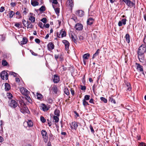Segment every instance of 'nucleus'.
I'll use <instances>...</instances> for the list:
<instances>
[{
    "mask_svg": "<svg viewBox=\"0 0 146 146\" xmlns=\"http://www.w3.org/2000/svg\"><path fill=\"white\" fill-rule=\"evenodd\" d=\"M62 43L65 45V49L66 50H68L69 49V46H70V43L67 40H64L62 41Z\"/></svg>",
    "mask_w": 146,
    "mask_h": 146,
    "instance_id": "nucleus-10",
    "label": "nucleus"
},
{
    "mask_svg": "<svg viewBox=\"0 0 146 146\" xmlns=\"http://www.w3.org/2000/svg\"><path fill=\"white\" fill-rule=\"evenodd\" d=\"M82 102L83 104L85 107L87 105H89L88 102L86 101V100H83Z\"/></svg>",
    "mask_w": 146,
    "mask_h": 146,
    "instance_id": "nucleus-39",
    "label": "nucleus"
},
{
    "mask_svg": "<svg viewBox=\"0 0 146 146\" xmlns=\"http://www.w3.org/2000/svg\"><path fill=\"white\" fill-rule=\"evenodd\" d=\"M52 3L55 4H57L58 3V2L57 0H53Z\"/></svg>",
    "mask_w": 146,
    "mask_h": 146,
    "instance_id": "nucleus-64",
    "label": "nucleus"
},
{
    "mask_svg": "<svg viewBox=\"0 0 146 146\" xmlns=\"http://www.w3.org/2000/svg\"><path fill=\"white\" fill-rule=\"evenodd\" d=\"M9 106L11 107L15 108L18 105V103L15 100H11L8 102Z\"/></svg>",
    "mask_w": 146,
    "mask_h": 146,
    "instance_id": "nucleus-3",
    "label": "nucleus"
},
{
    "mask_svg": "<svg viewBox=\"0 0 146 146\" xmlns=\"http://www.w3.org/2000/svg\"><path fill=\"white\" fill-rule=\"evenodd\" d=\"M70 91L71 94L72 96H74L75 94V91L73 88H71L70 90Z\"/></svg>",
    "mask_w": 146,
    "mask_h": 146,
    "instance_id": "nucleus-49",
    "label": "nucleus"
},
{
    "mask_svg": "<svg viewBox=\"0 0 146 146\" xmlns=\"http://www.w3.org/2000/svg\"><path fill=\"white\" fill-rule=\"evenodd\" d=\"M60 32L61 33V38H63L64 37H65L66 36V32L64 29H62L60 31Z\"/></svg>",
    "mask_w": 146,
    "mask_h": 146,
    "instance_id": "nucleus-19",
    "label": "nucleus"
},
{
    "mask_svg": "<svg viewBox=\"0 0 146 146\" xmlns=\"http://www.w3.org/2000/svg\"><path fill=\"white\" fill-rule=\"evenodd\" d=\"M75 27L77 30L81 31L83 29V25L80 23H77L76 24Z\"/></svg>",
    "mask_w": 146,
    "mask_h": 146,
    "instance_id": "nucleus-8",
    "label": "nucleus"
},
{
    "mask_svg": "<svg viewBox=\"0 0 146 146\" xmlns=\"http://www.w3.org/2000/svg\"><path fill=\"white\" fill-rule=\"evenodd\" d=\"M146 50V44H144L139 47L138 50V58H140V56L143 55Z\"/></svg>",
    "mask_w": 146,
    "mask_h": 146,
    "instance_id": "nucleus-2",
    "label": "nucleus"
},
{
    "mask_svg": "<svg viewBox=\"0 0 146 146\" xmlns=\"http://www.w3.org/2000/svg\"><path fill=\"white\" fill-rule=\"evenodd\" d=\"M126 42L128 43L130 42V36L128 34H127L125 36Z\"/></svg>",
    "mask_w": 146,
    "mask_h": 146,
    "instance_id": "nucleus-27",
    "label": "nucleus"
},
{
    "mask_svg": "<svg viewBox=\"0 0 146 146\" xmlns=\"http://www.w3.org/2000/svg\"><path fill=\"white\" fill-rule=\"evenodd\" d=\"M61 35V32H60V31L59 33L58 32L57 33V37L58 38H61V36H60Z\"/></svg>",
    "mask_w": 146,
    "mask_h": 146,
    "instance_id": "nucleus-60",
    "label": "nucleus"
},
{
    "mask_svg": "<svg viewBox=\"0 0 146 146\" xmlns=\"http://www.w3.org/2000/svg\"><path fill=\"white\" fill-rule=\"evenodd\" d=\"M39 10L42 12H43L45 10V7L44 6H42L39 9Z\"/></svg>",
    "mask_w": 146,
    "mask_h": 146,
    "instance_id": "nucleus-44",
    "label": "nucleus"
},
{
    "mask_svg": "<svg viewBox=\"0 0 146 146\" xmlns=\"http://www.w3.org/2000/svg\"><path fill=\"white\" fill-rule=\"evenodd\" d=\"M41 134L42 136L44 141L45 142H47L48 141V137L47 133L46 131L45 130H42L41 131Z\"/></svg>",
    "mask_w": 146,
    "mask_h": 146,
    "instance_id": "nucleus-5",
    "label": "nucleus"
},
{
    "mask_svg": "<svg viewBox=\"0 0 146 146\" xmlns=\"http://www.w3.org/2000/svg\"><path fill=\"white\" fill-rule=\"evenodd\" d=\"M78 125L77 124V123L76 122L74 121L72 123V124L71 125V127L72 129H74L75 130H76L78 127Z\"/></svg>",
    "mask_w": 146,
    "mask_h": 146,
    "instance_id": "nucleus-13",
    "label": "nucleus"
},
{
    "mask_svg": "<svg viewBox=\"0 0 146 146\" xmlns=\"http://www.w3.org/2000/svg\"><path fill=\"white\" fill-rule=\"evenodd\" d=\"M20 90L22 94L25 96V98L26 99L28 102L31 104L32 102V101L29 96L30 92L24 87L21 88L20 89Z\"/></svg>",
    "mask_w": 146,
    "mask_h": 146,
    "instance_id": "nucleus-1",
    "label": "nucleus"
},
{
    "mask_svg": "<svg viewBox=\"0 0 146 146\" xmlns=\"http://www.w3.org/2000/svg\"><path fill=\"white\" fill-rule=\"evenodd\" d=\"M31 4L33 6H37L39 4V3L37 1H31Z\"/></svg>",
    "mask_w": 146,
    "mask_h": 146,
    "instance_id": "nucleus-30",
    "label": "nucleus"
},
{
    "mask_svg": "<svg viewBox=\"0 0 146 146\" xmlns=\"http://www.w3.org/2000/svg\"><path fill=\"white\" fill-rule=\"evenodd\" d=\"M29 20L31 21V23H34L35 21V18L33 16H31L29 18Z\"/></svg>",
    "mask_w": 146,
    "mask_h": 146,
    "instance_id": "nucleus-33",
    "label": "nucleus"
},
{
    "mask_svg": "<svg viewBox=\"0 0 146 146\" xmlns=\"http://www.w3.org/2000/svg\"><path fill=\"white\" fill-rule=\"evenodd\" d=\"M33 25L31 24V22L30 21L29 22L28 25H27V27L28 28H29L31 29H32L33 27Z\"/></svg>",
    "mask_w": 146,
    "mask_h": 146,
    "instance_id": "nucleus-37",
    "label": "nucleus"
},
{
    "mask_svg": "<svg viewBox=\"0 0 146 146\" xmlns=\"http://www.w3.org/2000/svg\"><path fill=\"white\" fill-rule=\"evenodd\" d=\"M109 101L111 103H113L114 104H115L116 103L115 100L112 98V96L110 97Z\"/></svg>",
    "mask_w": 146,
    "mask_h": 146,
    "instance_id": "nucleus-24",
    "label": "nucleus"
},
{
    "mask_svg": "<svg viewBox=\"0 0 146 146\" xmlns=\"http://www.w3.org/2000/svg\"><path fill=\"white\" fill-rule=\"evenodd\" d=\"M5 89L6 91H8L9 90L11 89L10 85L7 83H5Z\"/></svg>",
    "mask_w": 146,
    "mask_h": 146,
    "instance_id": "nucleus-21",
    "label": "nucleus"
},
{
    "mask_svg": "<svg viewBox=\"0 0 146 146\" xmlns=\"http://www.w3.org/2000/svg\"><path fill=\"white\" fill-rule=\"evenodd\" d=\"M40 119L42 123H45L46 121V119L43 116H41L40 117Z\"/></svg>",
    "mask_w": 146,
    "mask_h": 146,
    "instance_id": "nucleus-47",
    "label": "nucleus"
},
{
    "mask_svg": "<svg viewBox=\"0 0 146 146\" xmlns=\"http://www.w3.org/2000/svg\"><path fill=\"white\" fill-rule=\"evenodd\" d=\"M126 85L127 87V91H130L131 89L130 84L129 83L127 82L126 83Z\"/></svg>",
    "mask_w": 146,
    "mask_h": 146,
    "instance_id": "nucleus-28",
    "label": "nucleus"
},
{
    "mask_svg": "<svg viewBox=\"0 0 146 146\" xmlns=\"http://www.w3.org/2000/svg\"><path fill=\"white\" fill-rule=\"evenodd\" d=\"M101 100L105 103H107V99L103 97H101L100 98Z\"/></svg>",
    "mask_w": 146,
    "mask_h": 146,
    "instance_id": "nucleus-43",
    "label": "nucleus"
},
{
    "mask_svg": "<svg viewBox=\"0 0 146 146\" xmlns=\"http://www.w3.org/2000/svg\"><path fill=\"white\" fill-rule=\"evenodd\" d=\"M71 38L72 39L73 41H74L75 43L77 42V38L76 37H74V36L72 35H71Z\"/></svg>",
    "mask_w": 146,
    "mask_h": 146,
    "instance_id": "nucleus-38",
    "label": "nucleus"
},
{
    "mask_svg": "<svg viewBox=\"0 0 146 146\" xmlns=\"http://www.w3.org/2000/svg\"><path fill=\"white\" fill-rule=\"evenodd\" d=\"M81 89L82 90H85L86 89V87L85 86L81 85Z\"/></svg>",
    "mask_w": 146,
    "mask_h": 146,
    "instance_id": "nucleus-55",
    "label": "nucleus"
},
{
    "mask_svg": "<svg viewBox=\"0 0 146 146\" xmlns=\"http://www.w3.org/2000/svg\"><path fill=\"white\" fill-rule=\"evenodd\" d=\"M9 74L13 75L14 77H16L17 76V75H18L17 73L12 72H9Z\"/></svg>",
    "mask_w": 146,
    "mask_h": 146,
    "instance_id": "nucleus-45",
    "label": "nucleus"
},
{
    "mask_svg": "<svg viewBox=\"0 0 146 146\" xmlns=\"http://www.w3.org/2000/svg\"><path fill=\"white\" fill-rule=\"evenodd\" d=\"M53 7L54 8L55 12L56 14L58 15L60 12V8H55L54 6L52 5Z\"/></svg>",
    "mask_w": 146,
    "mask_h": 146,
    "instance_id": "nucleus-32",
    "label": "nucleus"
},
{
    "mask_svg": "<svg viewBox=\"0 0 146 146\" xmlns=\"http://www.w3.org/2000/svg\"><path fill=\"white\" fill-rule=\"evenodd\" d=\"M36 96L37 99L38 100L41 99L43 97L42 96L41 94L38 93H37L36 94Z\"/></svg>",
    "mask_w": 146,
    "mask_h": 146,
    "instance_id": "nucleus-36",
    "label": "nucleus"
},
{
    "mask_svg": "<svg viewBox=\"0 0 146 146\" xmlns=\"http://www.w3.org/2000/svg\"><path fill=\"white\" fill-rule=\"evenodd\" d=\"M68 7L72 10V8L74 6V2L73 0H68Z\"/></svg>",
    "mask_w": 146,
    "mask_h": 146,
    "instance_id": "nucleus-15",
    "label": "nucleus"
},
{
    "mask_svg": "<svg viewBox=\"0 0 146 146\" xmlns=\"http://www.w3.org/2000/svg\"><path fill=\"white\" fill-rule=\"evenodd\" d=\"M52 90L54 93L57 94L58 91V88L56 85H54L52 87Z\"/></svg>",
    "mask_w": 146,
    "mask_h": 146,
    "instance_id": "nucleus-20",
    "label": "nucleus"
},
{
    "mask_svg": "<svg viewBox=\"0 0 146 146\" xmlns=\"http://www.w3.org/2000/svg\"><path fill=\"white\" fill-rule=\"evenodd\" d=\"M2 64L4 66H7L8 64V63L5 60H3L2 61Z\"/></svg>",
    "mask_w": 146,
    "mask_h": 146,
    "instance_id": "nucleus-42",
    "label": "nucleus"
},
{
    "mask_svg": "<svg viewBox=\"0 0 146 146\" xmlns=\"http://www.w3.org/2000/svg\"><path fill=\"white\" fill-rule=\"evenodd\" d=\"M22 22L24 26L25 27H26V25H27L28 24L29 22V21H26L25 19H23V20L22 21Z\"/></svg>",
    "mask_w": 146,
    "mask_h": 146,
    "instance_id": "nucleus-35",
    "label": "nucleus"
},
{
    "mask_svg": "<svg viewBox=\"0 0 146 146\" xmlns=\"http://www.w3.org/2000/svg\"><path fill=\"white\" fill-rule=\"evenodd\" d=\"M90 95H86L85 96L83 100H88L90 99Z\"/></svg>",
    "mask_w": 146,
    "mask_h": 146,
    "instance_id": "nucleus-46",
    "label": "nucleus"
},
{
    "mask_svg": "<svg viewBox=\"0 0 146 146\" xmlns=\"http://www.w3.org/2000/svg\"><path fill=\"white\" fill-rule=\"evenodd\" d=\"M100 51V49H98L96 52L92 56V59H94L95 58L96 56L98 55L99 53V51Z\"/></svg>",
    "mask_w": 146,
    "mask_h": 146,
    "instance_id": "nucleus-29",
    "label": "nucleus"
},
{
    "mask_svg": "<svg viewBox=\"0 0 146 146\" xmlns=\"http://www.w3.org/2000/svg\"><path fill=\"white\" fill-rule=\"evenodd\" d=\"M91 132L93 133H94V130L93 128V127L92 125H90V127Z\"/></svg>",
    "mask_w": 146,
    "mask_h": 146,
    "instance_id": "nucleus-54",
    "label": "nucleus"
},
{
    "mask_svg": "<svg viewBox=\"0 0 146 146\" xmlns=\"http://www.w3.org/2000/svg\"><path fill=\"white\" fill-rule=\"evenodd\" d=\"M138 146H146V144L144 142H141L139 143Z\"/></svg>",
    "mask_w": 146,
    "mask_h": 146,
    "instance_id": "nucleus-51",
    "label": "nucleus"
},
{
    "mask_svg": "<svg viewBox=\"0 0 146 146\" xmlns=\"http://www.w3.org/2000/svg\"><path fill=\"white\" fill-rule=\"evenodd\" d=\"M142 56L143 55L140 56V58H138L140 61L141 62H143L144 60L143 58L142 57Z\"/></svg>",
    "mask_w": 146,
    "mask_h": 146,
    "instance_id": "nucleus-53",
    "label": "nucleus"
},
{
    "mask_svg": "<svg viewBox=\"0 0 146 146\" xmlns=\"http://www.w3.org/2000/svg\"><path fill=\"white\" fill-rule=\"evenodd\" d=\"M0 76L3 80H7L8 79V74L6 72L3 71L0 73Z\"/></svg>",
    "mask_w": 146,
    "mask_h": 146,
    "instance_id": "nucleus-4",
    "label": "nucleus"
},
{
    "mask_svg": "<svg viewBox=\"0 0 146 146\" xmlns=\"http://www.w3.org/2000/svg\"><path fill=\"white\" fill-rule=\"evenodd\" d=\"M72 19H73L75 21H76L77 20V18L74 15H73L72 16Z\"/></svg>",
    "mask_w": 146,
    "mask_h": 146,
    "instance_id": "nucleus-50",
    "label": "nucleus"
},
{
    "mask_svg": "<svg viewBox=\"0 0 146 146\" xmlns=\"http://www.w3.org/2000/svg\"><path fill=\"white\" fill-rule=\"evenodd\" d=\"M5 10L4 7H1L0 8V12H3Z\"/></svg>",
    "mask_w": 146,
    "mask_h": 146,
    "instance_id": "nucleus-58",
    "label": "nucleus"
},
{
    "mask_svg": "<svg viewBox=\"0 0 146 146\" xmlns=\"http://www.w3.org/2000/svg\"><path fill=\"white\" fill-rule=\"evenodd\" d=\"M94 21V19H93L92 18L90 17L87 20V24L90 25H92L93 24Z\"/></svg>",
    "mask_w": 146,
    "mask_h": 146,
    "instance_id": "nucleus-18",
    "label": "nucleus"
},
{
    "mask_svg": "<svg viewBox=\"0 0 146 146\" xmlns=\"http://www.w3.org/2000/svg\"><path fill=\"white\" fill-rule=\"evenodd\" d=\"M52 99L50 98H49L48 99V102L49 103H51L52 102Z\"/></svg>",
    "mask_w": 146,
    "mask_h": 146,
    "instance_id": "nucleus-62",
    "label": "nucleus"
},
{
    "mask_svg": "<svg viewBox=\"0 0 146 146\" xmlns=\"http://www.w3.org/2000/svg\"><path fill=\"white\" fill-rule=\"evenodd\" d=\"M53 80L54 83H58L60 81V78L59 76L57 74L54 75V78H53Z\"/></svg>",
    "mask_w": 146,
    "mask_h": 146,
    "instance_id": "nucleus-7",
    "label": "nucleus"
},
{
    "mask_svg": "<svg viewBox=\"0 0 146 146\" xmlns=\"http://www.w3.org/2000/svg\"><path fill=\"white\" fill-rule=\"evenodd\" d=\"M135 64L136 69L138 70H139L141 72L143 71V67L142 66L137 63H136Z\"/></svg>",
    "mask_w": 146,
    "mask_h": 146,
    "instance_id": "nucleus-11",
    "label": "nucleus"
},
{
    "mask_svg": "<svg viewBox=\"0 0 146 146\" xmlns=\"http://www.w3.org/2000/svg\"><path fill=\"white\" fill-rule=\"evenodd\" d=\"M28 41V40L27 38L26 37H23L22 40L20 42L21 45H22L27 44Z\"/></svg>",
    "mask_w": 146,
    "mask_h": 146,
    "instance_id": "nucleus-16",
    "label": "nucleus"
},
{
    "mask_svg": "<svg viewBox=\"0 0 146 146\" xmlns=\"http://www.w3.org/2000/svg\"><path fill=\"white\" fill-rule=\"evenodd\" d=\"M127 19H123L121 21H119L118 23V25L119 27H121L122 26V24L125 25L126 24Z\"/></svg>",
    "mask_w": 146,
    "mask_h": 146,
    "instance_id": "nucleus-12",
    "label": "nucleus"
},
{
    "mask_svg": "<svg viewBox=\"0 0 146 146\" xmlns=\"http://www.w3.org/2000/svg\"><path fill=\"white\" fill-rule=\"evenodd\" d=\"M59 116H54L53 117V118L54 120H55L54 122L55 123H57L58 122L59 119L58 117Z\"/></svg>",
    "mask_w": 146,
    "mask_h": 146,
    "instance_id": "nucleus-40",
    "label": "nucleus"
},
{
    "mask_svg": "<svg viewBox=\"0 0 146 146\" xmlns=\"http://www.w3.org/2000/svg\"><path fill=\"white\" fill-rule=\"evenodd\" d=\"M76 14L80 17H82L84 15V12L82 10H78L76 11Z\"/></svg>",
    "mask_w": 146,
    "mask_h": 146,
    "instance_id": "nucleus-14",
    "label": "nucleus"
},
{
    "mask_svg": "<svg viewBox=\"0 0 146 146\" xmlns=\"http://www.w3.org/2000/svg\"><path fill=\"white\" fill-rule=\"evenodd\" d=\"M41 108L42 110L44 111H45L48 110V109L47 108L46 106L44 104H41Z\"/></svg>",
    "mask_w": 146,
    "mask_h": 146,
    "instance_id": "nucleus-22",
    "label": "nucleus"
},
{
    "mask_svg": "<svg viewBox=\"0 0 146 146\" xmlns=\"http://www.w3.org/2000/svg\"><path fill=\"white\" fill-rule=\"evenodd\" d=\"M35 41L37 43L39 44L40 42V40L38 38H36L35 40Z\"/></svg>",
    "mask_w": 146,
    "mask_h": 146,
    "instance_id": "nucleus-59",
    "label": "nucleus"
},
{
    "mask_svg": "<svg viewBox=\"0 0 146 146\" xmlns=\"http://www.w3.org/2000/svg\"><path fill=\"white\" fill-rule=\"evenodd\" d=\"M19 102L21 107H23L26 110H28L27 108V107H26V104L23 101V100H19Z\"/></svg>",
    "mask_w": 146,
    "mask_h": 146,
    "instance_id": "nucleus-17",
    "label": "nucleus"
},
{
    "mask_svg": "<svg viewBox=\"0 0 146 146\" xmlns=\"http://www.w3.org/2000/svg\"><path fill=\"white\" fill-rule=\"evenodd\" d=\"M94 99L93 98H91L90 100L89 101V102L93 104H94Z\"/></svg>",
    "mask_w": 146,
    "mask_h": 146,
    "instance_id": "nucleus-63",
    "label": "nucleus"
},
{
    "mask_svg": "<svg viewBox=\"0 0 146 146\" xmlns=\"http://www.w3.org/2000/svg\"><path fill=\"white\" fill-rule=\"evenodd\" d=\"M64 92L67 96L70 94V92L68 88L67 87H65L64 89Z\"/></svg>",
    "mask_w": 146,
    "mask_h": 146,
    "instance_id": "nucleus-23",
    "label": "nucleus"
},
{
    "mask_svg": "<svg viewBox=\"0 0 146 146\" xmlns=\"http://www.w3.org/2000/svg\"><path fill=\"white\" fill-rule=\"evenodd\" d=\"M39 25L40 28H43L45 25V24H43V23L41 22H39Z\"/></svg>",
    "mask_w": 146,
    "mask_h": 146,
    "instance_id": "nucleus-48",
    "label": "nucleus"
},
{
    "mask_svg": "<svg viewBox=\"0 0 146 146\" xmlns=\"http://www.w3.org/2000/svg\"><path fill=\"white\" fill-rule=\"evenodd\" d=\"M60 111L59 110H56L54 111V113L56 116H60Z\"/></svg>",
    "mask_w": 146,
    "mask_h": 146,
    "instance_id": "nucleus-34",
    "label": "nucleus"
},
{
    "mask_svg": "<svg viewBox=\"0 0 146 146\" xmlns=\"http://www.w3.org/2000/svg\"><path fill=\"white\" fill-rule=\"evenodd\" d=\"M9 17L10 18H11L15 15V13L13 11H10L9 13Z\"/></svg>",
    "mask_w": 146,
    "mask_h": 146,
    "instance_id": "nucleus-41",
    "label": "nucleus"
},
{
    "mask_svg": "<svg viewBox=\"0 0 146 146\" xmlns=\"http://www.w3.org/2000/svg\"><path fill=\"white\" fill-rule=\"evenodd\" d=\"M48 49L49 51H51L54 49V45L52 42H49L47 45Z\"/></svg>",
    "mask_w": 146,
    "mask_h": 146,
    "instance_id": "nucleus-9",
    "label": "nucleus"
},
{
    "mask_svg": "<svg viewBox=\"0 0 146 146\" xmlns=\"http://www.w3.org/2000/svg\"><path fill=\"white\" fill-rule=\"evenodd\" d=\"M125 3L128 7L130 8L133 7H135V3L132 2L130 0H126Z\"/></svg>",
    "mask_w": 146,
    "mask_h": 146,
    "instance_id": "nucleus-6",
    "label": "nucleus"
},
{
    "mask_svg": "<svg viewBox=\"0 0 146 146\" xmlns=\"http://www.w3.org/2000/svg\"><path fill=\"white\" fill-rule=\"evenodd\" d=\"M30 51L33 55L34 56H37V55H38L37 54L34 52L32 50H30Z\"/></svg>",
    "mask_w": 146,
    "mask_h": 146,
    "instance_id": "nucleus-57",
    "label": "nucleus"
},
{
    "mask_svg": "<svg viewBox=\"0 0 146 146\" xmlns=\"http://www.w3.org/2000/svg\"><path fill=\"white\" fill-rule=\"evenodd\" d=\"M59 56L58 54H55L54 55L55 58L57 61V59L59 58Z\"/></svg>",
    "mask_w": 146,
    "mask_h": 146,
    "instance_id": "nucleus-61",
    "label": "nucleus"
},
{
    "mask_svg": "<svg viewBox=\"0 0 146 146\" xmlns=\"http://www.w3.org/2000/svg\"><path fill=\"white\" fill-rule=\"evenodd\" d=\"M90 56V54L89 53H86L84 54L83 56V59L86 60Z\"/></svg>",
    "mask_w": 146,
    "mask_h": 146,
    "instance_id": "nucleus-25",
    "label": "nucleus"
},
{
    "mask_svg": "<svg viewBox=\"0 0 146 146\" xmlns=\"http://www.w3.org/2000/svg\"><path fill=\"white\" fill-rule=\"evenodd\" d=\"M7 96L9 99L12 100L13 96L12 94L10 93H7Z\"/></svg>",
    "mask_w": 146,
    "mask_h": 146,
    "instance_id": "nucleus-31",
    "label": "nucleus"
},
{
    "mask_svg": "<svg viewBox=\"0 0 146 146\" xmlns=\"http://www.w3.org/2000/svg\"><path fill=\"white\" fill-rule=\"evenodd\" d=\"M41 21L44 23H46L47 22V19L45 18H44L42 19Z\"/></svg>",
    "mask_w": 146,
    "mask_h": 146,
    "instance_id": "nucleus-52",
    "label": "nucleus"
},
{
    "mask_svg": "<svg viewBox=\"0 0 146 146\" xmlns=\"http://www.w3.org/2000/svg\"><path fill=\"white\" fill-rule=\"evenodd\" d=\"M16 14L19 16V18H20L21 17V15L19 11L17 12L16 13Z\"/></svg>",
    "mask_w": 146,
    "mask_h": 146,
    "instance_id": "nucleus-56",
    "label": "nucleus"
},
{
    "mask_svg": "<svg viewBox=\"0 0 146 146\" xmlns=\"http://www.w3.org/2000/svg\"><path fill=\"white\" fill-rule=\"evenodd\" d=\"M28 125L29 127H32L33 125V123L32 121L31 120H28V121L27 122Z\"/></svg>",
    "mask_w": 146,
    "mask_h": 146,
    "instance_id": "nucleus-26",
    "label": "nucleus"
}]
</instances>
